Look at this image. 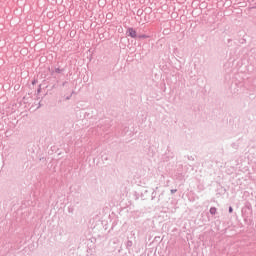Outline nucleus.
I'll use <instances>...</instances> for the list:
<instances>
[{
  "label": "nucleus",
  "instance_id": "f257e3e1",
  "mask_svg": "<svg viewBox=\"0 0 256 256\" xmlns=\"http://www.w3.org/2000/svg\"><path fill=\"white\" fill-rule=\"evenodd\" d=\"M128 35H129V37H132L133 39H135V37H137V31H135V29H133V28H129Z\"/></svg>",
  "mask_w": 256,
  "mask_h": 256
},
{
  "label": "nucleus",
  "instance_id": "f03ea898",
  "mask_svg": "<svg viewBox=\"0 0 256 256\" xmlns=\"http://www.w3.org/2000/svg\"><path fill=\"white\" fill-rule=\"evenodd\" d=\"M210 213L211 215H215V213H217V208L215 207L210 208Z\"/></svg>",
  "mask_w": 256,
  "mask_h": 256
},
{
  "label": "nucleus",
  "instance_id": "7ed1b4c3",
  "mask_svg": "<svg viewBox=\"0 0 256 256\" xmlns=\"http://www.w3.org/2000/svg\"><path fill=\"white\" fill-rule=\"evenodd\" d=\"M229 213H233V208L232 207L229 208Z\"/></svg>",
  "mask_w": 256,
  "mask_h": 256
}]
</instances>
